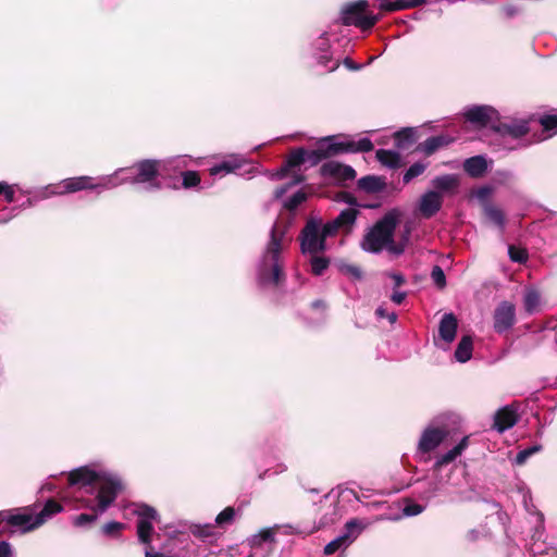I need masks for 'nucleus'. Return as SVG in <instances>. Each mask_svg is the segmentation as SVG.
<instances>
[{
    "instance_id": "72a5a7b5",
    "label": "nucleus",
    "mask_w": 557,
    "mask_h": 557,
    "mask_svg": "<svg viewBox=\"0 0 557 557\" xmlns=\"http://www.w3.org/2000/svg\"><path fill=\"white\" fill-rule=\"evenodd\" d=\"M182 176V186L186 189L196 187L200 184L201 177L199 172L197 171H184L181 173Z\"/></svg>"
},
{
    "instance_id": "37998d69",
    "label": "nucleus",
    "mask_w": 557,
    "mask_h": 557,
    "mask_svg": "<svg viewBox=\"0 0 557 557\" xmlns=\"http://www.w3.org/2000/svg\"><path fill=\"white\" fill-rule=\"evenodd\" d=\"M235 517V509L231 506L224 508L215 518V522L218 525L223 527L225 524H230Z\"/></svg>"
},
{
    "instance_id": "2eb2a0df",
    "label": "nucleus",
    "mask_w": 557,
    "mask_h": 557,
    "mask_svg": "<svg viewBox=\"0 0 557 557\" xmlns=\"http://www.w3.org/2000/svg\"><path fill=\"white\" fill-rule=\"evenodd\" d=\"M454 141L455 138L447 134L432 136L425 139L423 143H420L416 147V151L423 152L425 156L430 157L433 153H435L438 149L447 147Z\"/></svg>"
},
{
    "instance_id": "09e8293b",
    "label": "nucleus",
    "mask_w": 557,
    "mask_h": 557,
    "mask_svg": "<svg viewBox=\"0 0 557 557\" xmlns=\"http://www.w3.org/2000/svg\"><path fill=\"white\" fill-rule=\"evenodd\" d=\"M339 270L342 273H344L346 275H350L356 280H360L362 277L361 269L355 264H343L339 268Z\"/></svg>"
},
{
    "instance_id": "680f3d73",
    "label": "nucleus",
    "mask_w": 557,
    "mask_h": 557,
    "mask_svg": "<svg viewBox=\"0 0 557 557\" xmlns=\"http://www.w3.org/2000/svg\"><path fill=\"white\" fill-rule=\"evenodd\" d=\"M4 199L8 203H11L15 199V191L12 186L9 185V189H5L3 193Z\"/></svg>"
},
{
    "instance_id": "6e6d98bb",
    "label": "nucleus",
    "mask_w": 557,
    "mask_h": 557,
    "mask_svg": "<svg viewBox=\"0 0 557 557\" xmlns=\"http://www.w3.org/2000/svg\"><path fill=\"white\" fill-rule=\"evenodd\" d=\"M339 198L349 206H358L357 198L350 193L343 191L339 194Z\"/></svg>"
},
{
    "instance_id": "58836bf2",
    "label": "nucleus",
    "mask_w": 557,
    "mask_h": 557,
    "mask_svg": "<svg viewBox=\"0 0 557 557\" xmlns=\"http://www.w3.org/2000/svg\"><path fill=\"white\" fill-rule=\"evenodd\" d=\"M240 168V164L236 161H223L220 164H216L210 169L211 175H216L219 173L225 172V173H232L235 172L237 169Z\"/></svg>"
},
{
    "instance_id": "6ab92c4d",
    "label": "nucleus",
    "mask_w": 557,
    "mask_h": 557,
    "mask_svg": "<svg viewBox=\"0 0 557 557\" xmlns=\"http://www.w3.org/2000/svg\"><path fill=\"white\" fill-rule=\"evenodd\" d=\"M357 185L367 194H377L386 188L387 183L384 176L366 175L358 180Z\"/></svg>"
},
{
    "instance_id": "dca6fc26",
    "label": "nucleus",
    "mask_w": 557,
    "mask_h": 557,
    "mask_svg": "<svg viewBox=\"0 0 557 557\" xmlns=\"http://www.w3.org/2000/svg\"><path fill=\"white\" fill-rule=\"evenodd\" d=\"M518 422V414L515 409L509 406L503 407L495 412L494 429L504 432L512 428Z\"/></svg>"
},
{
    "instance_id": "c03bdc74",
    "label": "nucleus",
    "mask_w": 557,
    "mask_h": 557,
    "mask_svg": "<svg viewBox=\"0 0 557 557\" xmlns=\"http://www.w3.org/2000/svg\"><path fill=\"white\" fill-rule=\"evenodd\" d=\"M431 277L434 284L443 289L446 286V276L443 269L440 265H434L431 272Z\"/></svg>"
},
{
    "instance_id": "4468645a",
    "label": "nucleus",
    "mask_w": 557,
    "mask_h": 557,
    "mask_svg": "<svg viewBox=\"0 0 557 557\" xmlns=\"http://www.w3.org/2000/svg\"><path fill=\"white\" fill-rule=\"evenodd\" d=\"M102 474L89 469L88 467L77 468L69 473L70 485L89 486L98 483Z\"/></svg>"
},
{
    "instance_id": "0eeeda50",
    "label": "nucleus",
    "mask_w": 557,
    "mask_h": 557,
    "mask_svg": "<svg viewBox=\"0 0 557 557\" xmlns=\"http://www.w3.org/2000/svg\"><path fill=\"white\" fill-rule=\"evenodd\" d=\"M98 483L99 490L96 496L98 503L95 509L104 512L114 503L124 486L119 478L107 474H102Z\"/></svg>"
},
{
    "instance_id": "4c0bfd02",
    "label": "nucleus",
    "mask_w": 557,
    "mask_h": 557,
    "mask_svg": "<svg viewBox=\"0 0 557 557\" xmlns=\"http://www.w3.org/2000/svg\"><path fill=\"white\" fill-rule=\"evenodd\" d=\"M426 169V164H423L421 162L413 163L404 174L403 181L405 184L410 183L414 177H418L419 175L423 174V172Z\"/></svg>"
},
{
    "instance_id": "e433bc0d",
    "label": "nucleus",
    "mask_w": 557,
    "mask_h": 557,
    "mask_svg": "<svg viewBox=\"0 0 557 557\" xmlns=\"http://www.w3.org/2000/svg\"><path fill=\"white\" fill-rule=\"evenodd\" d=\"M508 255L511 261L520 264L525 263L529 258L527 249L515 245H509Z\"/></svg>"
},
{
    "instance_id": "69168bd1",
    "label": "nucleus",
    "mask_w": 557,
    "mask_h": 557,
    "mask_svg": "<svg viewBox=\"0 0 557 557\" xmlns=\"http://www.w3.org/2000/svg\"><path fill=\"white\" fill-rule=\"evenodd\" d=\"M289 187H292V184H287L285 186L276 188L274 193L275 198H281L288 190Z\"/></svg>"
},
{
    "instance_id": "4d7b16f0",
    "label": "nucleus",
    "mask_w": 557,
    "mask_h": 557,
    "mask_svg": "<svg viewBox=\"0 0 557 557\" xmlns=\"http://www.w3.org/2000/svg\"><path fill=\"white\" fill-rule=\"evenodd\" d=\"M469 444V437L465 436L462 440L454 447V449L457 451V454L461 455L462 451L468 447Z\"/></svg>"
},
{
    "instance_id": "393cba45",
    "label": "nucleus",
    "mask_w": 557,
    "mask_h": 557,
    "mask_svg": "<svg viewBox=\"0 0 557 557\" xmlns=\"http://www.w3.org/2000/svg\"><path fill=\"white\" fill-rule=\"evenodd\" d=\"M417 131L413 127H404L394 134L395 146L398 149H408L417 141Z\"/></svg>"
},
{
    "instance_id": "a211bd4d",
    "label": "nucleus",
    "mask_w": 557,
    "mask_h": 557,
    "mask_svg": "<svg viewBox=\"0 0 557 557\" xmlns=\"http://www.w3.org/2000/svg\"><path fill=\"white\" fill-rule=\"evenodd\" d=\"M482 212L487 222L494 224L504 232L506 226V214L500 208L492 202L485 201L482 203Z\"/></svg>"
},
{
    "instance_id": "423d86ee",
    "label": "nucleus",
    "mask_w": 557,
    "mask_h": 557,
    "mask_svg": "<svg viewBox=\"0 0 557 557\" xmlns=\"http://www.w3.org/2000/svg\"><path fill=\"white\" fill-rule=\"evenodd\" d=\"M298 239L302 255L321 253L326 249V240L320 231V222L314 219L307 221Z\"/></svg>"
},
{
    "instance_id": "8fccbe9b",
    "label": "nucleus",
    "mask_w": 557,
    "mask_h": 557,
    "mask_svg": "<svg viewBox=\"0 0 557 557\" xmlns=\"http://www.w3.org/2000/svg\"><path fill=\"white\" fill-rule=\"evenodd\" d=\"M541 125L545 131H553L557 128V115L556 114H547L541 117Z\"/></svg>"
},
{
    "instance_id": "774afa93",
    "label": "nucleus",
    "mask_w": 557,
    "mask_h": 557,
    "mask_svg": "<svg viewBox=\"0 0 557 557\" xmlns=\"http://www.w3.org/2000/svg\"><path fill=\"white\" fill-rule=\"evenodd\" d=\"M292 168H287V163H285V165L280 170V172L277 173V175L280 177H283L287 174V172L290 170Z\"/></svg>"
},
{
    "instance_id": "2f4dec72",
    "label": "nucleus",
    "mask_w": 557,
    "mask_h": 557,
    "mask_svg": "<svg viewBox=\"0 0 557 557\" xmlns=\"http://www.w3.org/2000/svg\"><path fill=\"white\" fill-rule=\"evenodd\" d=\"M153 525L147 519H139L137 521V535L140 543L149 545L151 543V534Z\"/></svg>"
},
{
    "instance_id": "f3484780",
    "label": "nucleus",
    "mask_w": 557,
    "mask_h": 557,
    "mask_svg": "<svg viewBox=\"0 0 557 557\" xmlns=\"http://www.w3.org/2000/svg\"><path fill=\"white\" fill-rule=\"evenodd\" d=\"M62 510L63 506L58 500L49 498L44 505L42 509L35 516L33 524L28 529H37Z\"/></svg>"
},
{
    "instance_id": "a18cd8bd",
    "label": "nucleus",
    "mask_w": 557,
    "mask_h": 557,
    "mask_svg": "<svg viewBox=\"0 0 557 557\" xmlns=\"http://www.w3.org/2000/svg\"><path fill=\"white\" fill-rule=\"evenodd\" d=\"M458 456H460V455L457 454V451L453 448L449 451H447L446 454L442 455L436 460V462L434 463V468L436 470H440L442 467L453 462Z\"/></svg>"
},
{
    "instance_id": "39448f33",
    "label": "nucleus",
    "mask_w": 557,
    "mask_h": 557,
    "mask_svg": "<svg viewBox=\"0 0 557 557\" xmlns=\"http://www.w3.org/2000/svg\"><path fill=\"white\" fill-rule=\"evenodd\" d=\"M368 0H357L346 3L341 12V21L345 26H356L361 30H369L379 22L380 16L368 13Z\"/></svg>"
},
{
    "instance_id": "338daca9",
    "label": "nucleus",
    "mask_w": 557,
    "mask_h": 557,
    "mask_svg": "<svg viewBox=\"0 0 557 557\" xmlns=\"http://www.w3.org/2000/svg\"><path fill=\"white\" fill-rule=\"evenodd\" d=\"M387 310L383 307H379L376 310H375V314L380 318V319H383V318H386V314H387Z\"/></svg>"
},
{
    "instance_id": "3c124183",
    "label": "nucleus",
    "mask_w": 557,
    "mask_h": 557,
    "mask_svg": "<svg viewBox=\"0 0 557 557\" xmlns=\"http://www.w3.org/2000/svg\"><path fill=\"white\" fill-rule=\"evenodd\" d=\"M320 231H321L323 237L326 239L327 237L334 236L338 231H342V230L338 227L336 222L333 220V221L325 223L322 226V228L320 227Z\"/></svg>"
},
{
    "instance_id": "9d476101",
    "label": "nucleus",
    "mask_w": 557,
    "mask_h": 557,
    "mask_svg": "<svg viewBox=\"0 0 557 557\" xmlns=\"http://www.w3.org/2000/svg\"><path fill=\"white\" fill-rule=\"evenodd\" d=\"M448 436V431L443 428H426L418 443V450L428 454L437 448Z\"/></svg>"
},
{
    "instance_id": "ddd939ff",
    "label": "nucleus",
    "mask_w": 557,
    "mask_h": 557,
    "mask_svg": "<svg viewBox=\"0 0 557 557\" xmlns=\"http://www.w3.org/2000/svg\"><path fill=\"white\" fill-rule=\"evenodd\" d=\"M443 206V196L435 190H429L421 196L419 210L424 219L434 216Z\"/></svg>"
},
{
    "instance_id": "052dcab7",
    "label": "nucleus",
    "mask_w": 557,
    "mask_h": 557,
    "mask_svg": "<svg viewBox=\"0 0 557 557\" xmlns=\"http://www.w3.org/2000/svg\"><path fill=\"white\" fill-rule=\"evenodd\" d=\"M389 276L394 280L395 287H399L406 283L404 275L400 273H392Z\"/></svg>"
},
{
    "instance_id": "ea45409f",
    "label": "nucleus",
    "mask_w": 557,
    "mask_h": 557,
    "mask_svg": "<svg viewBox=\"0 0 557 557\" xmlns=\"http://www.w3.org/2000/svg\"><path fill=\"white\" fill-rule=\"evenodd\" d=\"M306 200L307 194L302 190H298L284 203V208L288 211H294Z\"/></svg>"
},
{
    "instance_id": "1a4fd4ad",
    "label": "nucleus",
    "mask_w": 557,
    "mask_h": 557,
    "mask_svg": "<svg viewBox=\"0 0 557 557\" xmlns=\"http://www.w3.org/2000/svg\"><path fill=\"white\" fill-rule=\"evenodd\" d=\"M516 306L507 300L500 301L493 312V327L497 334L507 332L516 324Z\"/></svg>"
},
{
    "instance_id": "603ef678",
    "label": "nucleus",
    "mask_w": 557,
    "mask_h": 557,
    "mask_svg": "<svg viewBox=\"0 0 557 557\" xmlns=\"http://www.w3.org/2000/svg\"><path fill=\"white\" fill-rule=\"evenodd\" d=\"M97 519V513H81L75 517L74 524L76 527H83L87 523L95 522Z\"/></svg>"
},
{
    "instance_id": "bb28decb",
    "label": "nucleus",
    "mask_w": 557,
    "mask_h": 557,
    "mask_svg": "<svg viewBox=\"0 0 557 557\" xmlns=\"http://www.w3.org/2000/svg\"><path fill=\"white\" fill-rule=\"evenodd\" d=\"M377 161L389 169L396 170L401 166V157L398 152L386 149H379L375 152Z\"/></svg>"
},
{
    "instance_id": "f8f14e48",
    "label": "nucleus",
    "mask_w": 557,
    "mask_h": 557,
    "mask_svg": "<svg viewBox=\"0 0 557 557\" xmlns=\"http://www.w3.org/2000/svg\"><path fill=\"white\" fill-rule=\"evenodd\" d=\"M496 111L488 106H474L469 108L463 116L467 122L478 126L486 127L491 122Z\"/></svg>"
},
{
    "instance_id": "e2e57ef3",
    "label": "nucleus",
    "mask_w": 557,
    "mask_h": 557,
    "mask_svg": "<svg viewBox=\"0 0 557 557\" xmlns=\"http://www.w3.org/2000/svg\"><path fill=\"white\" fill-rule=\"evenodd\" d=\"M11 554V548L9 543L0 542V557H9Z\"/></svg>"
},
{
    "instance_id": "b1692460",
    "label": "nucleus",
    "mask_w": 557,
    "mask_h": 557,
    "mask_svg": "<svg viewBox=\"0 0 557 557\" xmlns=\"http://www.w3.org/2000/svg\"><path fill=\"white\" fill-rule=\"evenodd\" d=\"M62 187L65 193H76L83 189L95 188L96 185L92 183V178L89 176H79L64 180Z\"/></svg>"
},
{
    "instance_id": "49530a36",
    "label": "nucleus",
    "mask_w": 557,
    "mask_h": 557,
    "mask_svg": "<svg viewBox=\"0 0 557 557\" xmlns=\"http://www.w3.org/2000/svg\"><path fill=\"white\" fill-rule=\"evenodd\" d=\"M323 160L325 159L322 157V152L318 145L312 150H306V162H309L312 166L319 164Z\"/></svg>"
},
{
    "instance_id": "aec40b11",
    "label": "nucleus",
    "mask_w": 557,
    "mask_h": 557,
    "mask_svg": "<svg viewBox=\"0 0 557 557\" xmlns=\"http://www.w3.org/2000/svg\"><path fill=\"white\" fill-rule=\"evenodd\" d=\"M458 321L454 313H445L440 322L438 333L443 341L451 343L457 333Z\"/></svg>"
},
{
    "instance_id": "5701e85b",
    "label": "nucleus",
    "mask_w": 557,
    "mask_h": 557,
    "mask_svg": "<svg viewBox=\"0 0 557 557\" xmlns=\"http://www.w3.org/2000/svg\"><path fill=\"white\" fill-rule=\"evenodd\" d=\"M380 10L383 12H395L406 9H412L426 3V0H396L394 2L387 0H379Z\"/></svg>"
},
{
    "instance_id": "f257e3e1",
    "label": "nucleus",
    "mask_w": 557,
    "mask_h": 557,
    "mask_svg": "<svg viewBox=\"0 0 557 557\" xmlns=\"http://www.w3.org/2000/svg\"><path fill=\"white\" fill-rule=\"evenodd\" d=\"M285 234L286 227H281L277 224L273 225L270 233V240L259 267V280L261 283H272L278 286L286 278L281 258Z\"/></svg>"
},
{
    "instance_id": "4be33fe9",
    "label": "nucleus",
    "mask_w": 557,
    "mask_h": 557,
    "mask_svg": "<svg viewBox=\"0 0 557 557\" xmlns=\"http://www.w3.org/2000/svg\"><path fill=\"white\" fill-rule=\"evenodd\" d=\"M463 170L471 177H482L487 170L486 159L483 156L468 158L463 162Z\"/></svg>"
},
{
    "instance_id": "9b49d317",
    "label": "nucleus",
    "mask_w": 557,
    "mask_h": 557,
    "mask_svg": "<svg viewBox=\"0 0 557 557\" xmlns=\"http://www.w3.org/2000/svg\"><path fill=\"white\" fill-rule=\"evenodd\" d=\"M320 174L323 177H332L338 182L352 181L357 175L356 171L350 165L336 161L323 163L320 168Z\"/></svg>"
},
{
    "instance_id": "f704fd0d",
    "label": "nucleus",
    "mask_w": 557,
    "mask_h": 557,
    "mask_svg": "<svg viewBox=\"0 0 557 557\" xmlns=\"http://www.w3.org/2000/svg\"><path fill=\"white\" fill-rule=\"evenodd\" d=\"M306 162V149L305 148H297L293 150L287 160V168H297L300 166L302 163Z\"/></svg>"
},
{
    "instance_id": "7ed1b4c3",
    "label": "nucleus",
    "mask_w": 557,
    "mask_h": 557,
    "mask_svg": "<svg viewBox=\"0 0 557 557\" xmlns=\"http://www.w3.org/2000/svg\"><path fill=\"white\" fill-rule=\"evenodd\" d=\"M341 135L326 136L318 140V146L324 159H330L344 153L369 152L374 146L369 138H361L358 141L345 139L339 140Z\"/></svg>"
},
{
    "instance_id": "864d4df0",
    "label": "nucleus",
    "mask_w": 557,
    "mask_h": 557,
    "mask_svg": "<svg viewBox=\"0 0 557 557\" xmlns=\"http://www.w3.org/2000/svg\"><path fill=\"white\" fill-rule=\"evenodd\" d=\"M384 248H386L391 253L399 256V255L404 253L406 247H405V244H403V243L396 244L394 242V236H393L392 243H387Z\"/></svg>"
},
{
    "instance_id": "5fc2aeb1",
    "label": "nucleus",
    "mask_w": 557,
    "mask_h": 557,
    "mask_svg": "<svg viewBox=\"0 0 557 557\" xmlns=\"http://www.w3.org/2000/svg\"><path fill=\"white\" fill-rule=\"evenodd\" d=\"M10 511H0V536L5 534Z\"/></svg>"
},
{
    "instance_id": "6e6552de",
    "label": "nucleus",
    "mask_w": 557,
    "mask_h": 557,
    "mask_svg": "<svg viewBox=\"0 0 557 557\" xmlns=\"http://www.w3.org/2000/svg\"><path fill=\"white\" fill-rule=\"evenodd\" d=\"M364 529V524L358 519H350L345 523L344 533L324 546L325 555H333L342 547L349 546Z\"/></svg>"
},
{
    "instance_id": "c756f323",
    "label": "nucleus",
    "mask_w": 557,
    "mask_h": 557,
    "mask_svg": "<svg viewBox=\"0 0 557 557\" xmlns=\"http://www.w3.org/2000/svg\"><path fill=\"white\" fill-rule=\"evenodd\" d=\"M432 185L435 189H437L440 191L449 193V191L455 190L458 187L459 181H458L457 176H455V175L445 174V175L436 176L435 178H433Z\"/></svg>"
},
{
    "instance_id": "bf43d9fd",
    "label": "nucleus",
    "mask_w": 557,
    "mask_h": 557,
    "mask_svg": "<svg viewBox=\"0 0 557 557\" xmlns=\"http://www.w3.org/2000/svg\"><path fill=\"white\" fill-rule=\"evenodd\" d=\"M491 194V188L484 186V187H481L478 193H476V196L480 200H482L483 202L486 201V198L488 197V195Z\"/></svg>"
},
{
    "instance_id": "cd10ccee",
    "label": "nucleus",
    "mask_w": 557,
    "mask_h": 557,
    "mask_svg": "<svg viewBox=\"0 0 557 557\" xmlns=\"http://www.w3.org/2000/svg\"><path fill=\"white\" fill-rule=\"evenodd\" d=\"M35 517L32 513H12L10 512V517L8 520V528H20L23 532H29L34 529H28L34 521Z\"/></svg>"
},
{
    "instance_id": "79ce46f5",
    "label": "nucleus",
    "mask_w": 557,
    "mask_h": 557,
    "mask_svg": "<svg viewBox=\"0 0 557 557\" xmlns=\"http://www.w3.org/2000/svg\"><path fill=\"white\" fill-rule=\"evenodd\" d=\"M135 513L139 517V519H147L148 521L154 520L158 517L157 510L146 504H141L135 510Z\"/></svg>"
},
{
    "instance_id": "13d9d810",
    "label": "nucleus",
    "mask_w": 557,
    "mask_h": 557,
    "mask_svg": "<svg viewBox=\"0 0 557 557\" xmlns=\"http://www.w3.org/2000/svg\"><path fill=\"white\" fill-rule=\"evenodd\" d=\"M406 296L407 294L404 292H394L391 296V300L397 305H400L405 300Z\"/></svg>"
},
{
    "instance_id": "20e7f679",
    "label": "nucleus",
    "mask_w": 557,
    "mask_h": 557,
    "mask_svg": "<svg viewBox=\"0 0 557 557\" xmlns=\"http://www.w3.org/2000/svg\"><path fill=\"white\" fill-rule=\"evenodd\" d=\"M161 161L154 159H144L124 171L128 174L124 177V182L131 184L147 185L148 189H160L159 182Z\"/></svg>"
},
{
    "instance_id": "a878e982",
    "label": "nucleus",
    "mask_w": 557,
    "mask_h": 557,
    "mask_svg": "<svg viewBox=\"0 0 557 557\" xmlns=\"http://www.w3.org/2000/svg\"><path fill=\"white\" fill-rule=\"evenodd\" d=\"M358 214L359 210L355 208H346L334 219V221L342 231L349 233L356 223Z\"/></svg>"
},
{
    "instance_id": "473e14b6",
    "label": "nucleus",
    "mask_w": 557,
    "mask_h": 557,
    "mask_svg": "<svg viewBox=\"0 0 557 557\" xmlns=\"http://www.w3.org/2000/svg\"><path fill=\"white\" fill-rule=\"evenodd\" d=\"M524 309L528 313H533L540 305V294L535 289H528L523 297Z\"/></svg>"
},
{
    "instance_id": "c9c22d12",
    "label": "nucleus",
    "mask_w": 557,
    "mask_h": 557,
    "mask_svg": "<svg viewBox=\"0 0 557 557\" xmlns=\"http://www.w3.org/2000/svg\"><path fill=\"white\" fill-rule=\"evenodd\" d=\"M404 508H403V515L406 517H414L420 513H422L425 509V506L420 505L418 503H414L410 498H404Z\"/></svg>"
},
{
    "instance_id": "7c9ffc66",
    "label": "nucleus",
    "mask_w": 557,
    "mask_h": 557,
    "mask_svg": "<svg viewBox=\"0 0 557 557\" xmlns=\"http://www.w3.org/2000/svg\"><path fill=\"white\" fill-rule=\"evenodd\" d=\"M310 257V267L311 273L315 276H320L324 273V271L330 267V258L325 256H320L319 253H309Z\"/></svg>"
},
{
    "instance_id": "a19ab883",
    "label": "nucleus",
    "mask_w": 557,
    "mask_h": 557,
    "mask_svg": "<svg viewBox=\"0 0 557 557\" xmlns=\"http://www.w3.org/2000/svg\"><path fill=\"white\" fill-rule=\"evenodd\" d=\"M125 529V524L117 521H111L102 525V533L110 537H116L121 531Z\"/></svg>"
},
{
    "instance_id": "412c9836",
    "label": "nucleus",
    "mask_w": 557,
    "mask_h": 557,
    "mask_svg": "<svg viewBox=\"0 0 557 557\" xmlns=\"http://www.w3.org/2000/svg\"><path fill=\"white\" fill-rule=\"evenodd\" d=\"M492 129L502 135H509L512 138H520L530 131L527 122L513 124L498 123L497 125H492Z\"/></svg>"
},
{
    "instance_id": "0e129e2a",
    "label": "nucleus",
    "mask_w": 557,
    "mask_h": 557,
    "mask_svg": "<svg viewBox=\"0 0 557 557\" xmlns=\"http://www.w3.org/2000/svg\"><path fill=\"white\" fill-rule=\"evenodd\" d=\"M310 306L312 309L321 310V311H324L327 307L325 301L322 299H317V300L312 301Z\"/></svg>"
},
{
    "instance_id": "c85d7f7f",
    "label": "nucleus",
    "mask_w": 557,
    "mask_h": 557,
    "mask_svg": "<svg viewBox=\"0 0 557 557\" xmlns=\"http://www.w3.org/2000/svg\"><path fill=\"white\" fill-rule=\"evenodd\" d=\"M473 349L472 337L469 335H465L461 337L460 342L457 345L455 350V358L459 362H466L471 359Z\"/></svg>"
},
{
    "instance_id": "f03ea898",
    "label": "nucleus",
    "mask_w": 557,
    "mask_h": 557,
    "mask_svg": "<svg viewBox=\"0 0 557 557\" xmlns=\"http://www.w3.org/2000/svg\"><path fill=\"white\" fill-rule=\"evenodd\" d=\"M400 216L401 212L396 208L386 212L366 234L362 248L372 253L381 252L387 243H392Z\"/></svg>"
},
{
    "instance_id": "de8ad7c7",
    "label": "nucleus",
    "mask_w": 557,
    "mask_h": 557,
    "mask_svg": "<svg viewBox=\"0 0 557 557\" xmlns=\"http://www.w3.org/2000/svg\"><path fill=\"white\" fill-rule=\"evenodd\" d=\"M541 449V446H532L525 449L520 450L516 456V463L523 465L525 461L535 453Z\"/></svg>"
}]
</instances>
